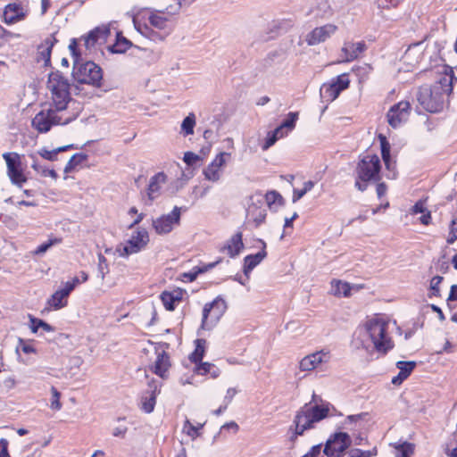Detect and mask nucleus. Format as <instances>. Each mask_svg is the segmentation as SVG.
<instances>
[{
	"mask_svg": "<svg viewBox=\"0 0 457 457\" xmlns=\"http://www.w3.org/2000/svg\"><path fill=\"white\" fill-rule=\"evenodd\" d=\"M329 407V403H322L321 404H312V403H308L301 407L296 411L293 425L290 427V430H292L294 427V433L290 437L291 441H295L298 436H303L304 431L313 428L315 423L328 417Z\"/></svg>",
	"mask_w": 457,
	"mask_h": 457,
	"instance_id": "f257e3e1",
	"label": "nucleus"
},
{
	"mask_svg": "<svg viewBox=\"0 0 457 457\" xmlns=\"http://www.w3.org/2000/svg\"><path fill=\"white\" fill-rule=\"evenodd\" d=\"M381 162L378 155L367 154L361 158L354 169L355 187L363 192L368 187L369 182L380 180Z\"/></svg>",
	"mask_w": 457,
	"mask_h": 457,
	"instance_id": "f03ea898",
	"label": "nucleus"
},
{
	"mask_svg": "<svg viewBox=\"0 0 457 457\" xmlns=\"http://www.w3.org/2000/svg\"><path fill=\"white\" fill-rule=\"evenodd\" d=\"M387 329L388 323L378 317L368 320L364 324L365 335L372 342L374 349L382 354H386L395 345Z\"/></svg>",
	"mask_w": 457,
	"mask_h": 457,
	"instance_id": "7ed1b4c3",
	"label": "nucleus"
},
{
	"mask_svg": "<svg viewBox=\"0 0 457 457\" xmlns=\"http://www.w3.org/2000/svg\"><path fill=\"white\" fill-rule=\"evenodd\" d=\"M72 78L79 84H87L100 87L103 79V71L94 62H85L75 59L73 61Z\"/></svg>",
	"mask_w": 457,
	"mask_h": 457,
	"instance_id": "20e7f679",
	"label": "nucleus"
},
{
	"mask_svg": "<svg viewBox=\"0 0 457 457\" xmlns=\"http://www.w3.org/2000/svg\"><path fill=\"white\" fill-rule=\"evenodd\" d=\"M416 97L423 109L429 112H440L446 100L444 93L439 92L437 87H434V85L431 87L427 85L421 86L417 92Z\"/></svg>",
	"mask_w": 457,
	"mask_h": 457,
	"instance_id": "39448f33",
	"label": "nucleus"
},
{
	"mask_svg": "<svg viewBox=\"0 0 457 457\" xmlns=\"http://www.w3.org/2000/svg\"><path fill=\"white\" fill-rule=\"evenodd\" d=\"M226 309V302L220 297H217L212 302L205 303L203 309L201 328L203 329H211L223 315Z\"/></svg>",
	"mask_w": 457,
	"mask_h": 457,
	"instance_id": "423d86ee",
	"label": "nucleus"
},
{
	"mask_svg": "<svg viewBox=\"0 0 457 457\" xmlns=\"http://www.w3.org/2000/svg\"><path fill=\"white\" fill-rule=\"evenodd\" d=\"M351 444L352 439L346 432H336L327 440L323 453L328 457H342Z\"/></svg>",
	"mask_w": 457,
	"mask_h": 457,
	"instance_id": "0eeeda50",
	"label": "nucleus"
},
{
	"mask_svg": "<svg viewBox=\"0 0 457 457\" xmlns=\"http://www.w3.org/2000/svg\"><path fill=\"white\" fill-rule=\"evenodd\" d=\"M70 119L62 122V118L57 115L56 111L54 109H48L46 111L42 110L37 112L32 119V127L39 133H46L51 128L58 124H67L70 122Z\"/></svg>",
	"mask_w": 457,
	"mask_h": 457,
	"instance_id": "6e6552de",
	"label": "nucleus"
},
{
	"mask_svg": "<svg viewBox=\"0 0 457 457\" xmlns=\"http://www.w3.org/2000/svg\"><path fill=\"white\" fill-rule=\"evenodd\" d=\"M350 79L347 73L337 76L331 83H324L320 89V96L328 102H332L338 97L340 93L348 88Z\"/></svg>",
	"mask_w": 457,
	"mask_h": 457,
	"instance_id": "1a4fd4ad",
	"label": "nucleus"
},
{
	"mask_svg": "<svg viewBox=\"0 0 457 457\" xmlns=\"http://www.w3.org/2000/svg\"><path fill=\"white\" fill-rule=\"evenodd\" d=\"M149 242L148 232L145 228H140L128 240L127 244L117 248L120 256H129V254L138 253Z\"/></svg>",
	"mask_w": 457,
	"mask_h": 457,
	"instance_id": "9d476101",
	"label": "nucleus"
},
{
	"mask_svg": "<svg viewBox=\"0 0 457 457\" xmlns=\"http://www.w3.org/2000/svg\"><path fill=\"white\" fill-rule=\"evenodd\" d=\"M4 159L7 165V173L12 184L21 187L26 182L27 178L21 169L20 156L16 153H4Z\"/></svg>",
	"mask_w": 457,
	"mask_h": 457,
	"instance_id": "9b49d317",
	"label": "nucleus"
},
{
	"mask_svg": "<svg viewBox=\"0 0 457 457\" xmlns=\"http://www.w3.org/2000/svg\"><path fill=\"white\" fill-rule=\"evenodd\" d=\"M180 207L175 206L170 213L153 220V227L155 232L159 235L170 233L173 227L180 222Z\"/></svg>",
	"mask_w": 457,
	"mask_h": 457,
	"instance_id": "f8f14e48",
	"label": "nucleus"
},
{
	"mask_svg": "<svg viewBox=\"0 0 457 457\" xmlns=\"http://www.w3.org/2000/svg\"><path fill=\"white\" fill-rule=\"evenodd\" d=\"M411 104L407 101L394 104L387 112V121L392 128H397L407 120Z\"/></svg>",
	"mask_w": 457,
	"mask_h": 457,
	"instance_id": "ddd939ff",
	"label": "nucleus"
},
{
	"mask_svg": "<svg viewBox=\"0 0 457 457\" xmlns=\"http://www.w3.org/2000/svg\"><path fill=\"white\" fill-rule=\"evenodd\" d=\"M337 30V27L334 24H325L317 27L309 32L306 36V42L309 46H316L325 42Z\"/></svg>",
	"mask_w": 457,
	"mask_h": 457,
	"instance_id": "4468645a",
	"label": "nucleus"
},
{
	"mask_svg": "<svg viewBox=\"0 0 457 457\" xmlns=\"http://www.w3.org/2000/svg\"><path fill=\"white\" fill-rule=\"evenodd\" d=\"M292 26L293 22L291 20L272 21L268 25L265 35L260 36V40L263 42L271 40L277 36L286 33Z\"/></svg>",
	"mask_w": 457,
	"mask_h": 457,
	"instance_id": "2eb2a0df",
	"label": "nucleus"
},
{
	"mask_svg": "<svg viewBox=\"0 0 457 457\" xmlns=\"http://www.w3.org/2000/svg\"><path fill=\"white\" fill-rule=\"evenodd\" d=\"M259 241L262 245V250L255 254L246 255L244 259L243 271L245 276L246 277V279H249L250 272L267 256V252L265 250V242L262 239H260Z\"/></svg>",
	"mask_w": 457,
	"mask_h": 457,
	"instance_id": "dca6fc26",
	"label": "nucleus"
},
{
	"mask_svg": "<svg viewBox=\"0 0 457 457\" xmlns=\"http://www.w3.org/2000/svg\"><path fill=\"white\" fill-rule=\"evenodd\" d=\"M244 248L243 233L238 231L234 234L220 248V252H227L230 258L237 257Z\"/></svg>",
	"mask_w": 457,
	"mask_h": 457,
	"instance_id": "f3484780",
	"label": "nucleus"
},
{
	"mask_svg": "<svg viewBox=\"0 0 457 457\" xmlns=\"http://www.w3.org/2000/svg\"><path fill=\"white\" fill-rule=\"evenodd\" d=\"M366 49L367 46L364 41L357 43L345 42L341 50L344 54L342 62H349L357 59Z\"/></svg>",
	"mask_w": 457,
	"mask_h": 457,
	"instance_id": "a211bd4d",
	"label": "nucleus"
},
{
	"mask_svg": "<svg viewBox=\"0 0 457 457\" xmlns=\"http://www.w3.org/2000/svg\"><path fill=\"white\" fill-rule=\"evenodd\" d=\"M266 216L267 210L262 205L252 203L247 208V220L253 222L255 228L260 227L265 221Z\"/></svg>",
	"mask_w": 457,
	"mask_h": 457,
	"instance_id": "6ab92c4d",
	"label": "nucleus"
},
{
	"mask_svg": "<svg viewBox=\"0 0 457 457\" xmlns=\"http://www.w3.org/2000/svg\"><path fill=\"white\" fill-rule=\"evenodd\" d=\"M25 16L26 13L19 4H9L5 6L4 11V21L6 24H13L23 20Z\"/></svg>",
	"mask_w": 457,
	"mask_h": 457,
	"instance_id": "aec40b11",
	"label": "nucleus"
},
{
	"mask_svg": "<svg viewBox=\"0 0 457 457\" xmlns=\"http://www.w3.org/2000/svg\"><path fill=\"white\" fill-rule=\"evenodd\" d=\"M110 34V29L107 27H96L89 31L81 39L84 40V45L87 49H91L100 38H106Z\"/></svg>",
	"mask_w": 457,
	"mask_h": 457,
	"instance_id": "412c9836",
	"label": "nucleus"
},
{
	"mask_svg": "<svg viewBox=\"0 0 457 457\" xmlns=\"http://www.w3.org/2000/svg\"><path fill=\"white\" fill-rule=\"evenodd\" d=\"M47 87L50 91L54 90H66L70 89L71 85L68 79L62 74L61 71H53L48 76Z\"/></svg>",
	"mask_w": 457,
	"mask_h": 457,
	"instance_id": "4be33fe9",
	"label": "nucleus"
},
{
	"mask_svg": "<svg viewBox=\"0 0 457 457\" xmlns=\"http://www.w3.org/2000/svg\"><path fill=\"white\" fill-rule=\"evenodd\" d=\"M54 111L60 112L66 109L68 103L71 100L70 89L51 91Z\"/></svg>",
	"mask_w": 457,
	"mask_h": 457,
	"instance_id": "5701e85b",
	"label": "nucleus"
},
{
	"mask_svg": "<svg viewBox=\"0 0 457 457\" xmlns=\"http://www.w3.org/2000/svg\"><path fill=\"white\" fill-rule=\"evenodd\" d=\"M170 367V356L165 351H162L157 354V358L154 366V372L162 378H165L166 373Z\"/></svg>",
	"mask_w": 457,
	"mask_h": 457,
	"instance_id": "b1692460",
	"label": "nucleus"
},
{
	"mask_svg": "<svg viewBox=\"0 0 457 457\" xmlns=\"http://www.w3.org/2000/svg\"><path fill=\"white\" fill-rule=\"evenodd\" d=\"M456 79L453 76V71L451 70L450 73H445L441 76L439 79L434 84V87H437L438 91L444 93L446 98L453 91V83Z\"/></svg>",
	"mask_w": 457,
	"mask_h": 457,
	"instance_id": "393cba45",
	"label": "nucleus"
},
{
	"mask_svg": "<svg viewBox=\"0 0 457 457\" xmlns=\"http://www.w3.org/2000/svg\"><path fill=\"white\" fill-rule=\"evenodd\" d=\"M149 391L150 393L149 396H143L142 397V410L146 412L150 413L154 411L155 403H156V392H157V385L154 380H152L148 384Z\"/></svg>",
	"mask_w": 457,
	"mask_h": 457,
	"instance_id": "a878e982",
	"label": "nucleus"
},
{
	"mask_svg": "<svg viewBox=\"0 0 457 457\" xmlns=\"http://www.w3.org/2000/svg\"><path fill=\"white\" fill-rule=\"evenodd\" d=\"M166 178L163 172H158L150 179L147 188V195L150 200H154L159 195L161 185L165 183Z\"/></svg>",
	"mask_w": 457,
	"mask_h": 457,
	"instance_id": "bb28decb",
	"label": "nucleus"
},
{
	"mask_svg": "<svg viewBox=\"0 0 457 457\" xmlns=\"http://www.w3.org/2000/svg\"><path fill=\"white\" fill-rule=\"evenodd\" d=\"M323 361L321 353H314L303 358L299 367L301 370L311 371Z\"/></svg>",
	"mask_w": 457,
	"mask_h": 457,
	"instance_id": "cd10ccee",
	"label": "nucleus"
},
{
	"mask_svg": "<svg viewBox=\"0 0 457 457\" xmlns=\"http://www.w3.org/2000/svg\"><path fill=\"white\" fill-rule=\"evenodd\" d=\"M133 46L132 42L123 37L121 32H117L116 41L109 46V50L113 54H124Z\"/></svg>",
	"mask_w": 457,
	"mask_h": 457,
	"instance_id": "c85d7f7f",
	"label": "nucleus"
},
{
	"mask_svg": "<svg viewBox=\"0 0 457 457\" xmlns=\"http://www.w3.org/2000/svg\"><path fill=\"white\" fill-rule=\"evenodd\" d=\"M195 348L194 352L189 355V360L191 362L197 364L202 361L204 352H205V345L206 340L203 338H198L195 341Z\"/></svg>",
	"mask_w": 457,
	"mask_h": 457,
	"instance_id": "c756f323",
	"label": "nucleus"
},
{
	"mask_svg": "<svg viewBox=\"0 0 457 457\" xmlns=\"http://www.w3.org/2000/svg\"><path fill=\"white\" fill-rule=\"evenodd\" d=\"M55 43H57V39L55 38L54 34H51L44 40V43L39 46V48L45 47L40 52V54L45 60L46 65H47V63L50 62L52 48Z\"/></svg>",
	"mask_w": 457,
	"mask_h": 457,
	"instance_id": "7c9ffc66",
	"label": "nucleus"
},
{
	"mask_svg": "<svg viewBox=\"0 0 457 457\" xmlns=\"http://www.w3.org/2000/svg\"><path fill=\"white\" fill-rule=\"evenodd\" d=\"M29 317L30 322L29 328L32 333H37L39 328H42L46 332L54 331V328L48 324L47 322H46L45 320L37 319L32 315H29Z\"/></svg>",
	"mask_w": 457,
	"mask_h": 457,
	"instance_id": "2f4dec72",
	"label": "nucleus"
},
{
	"mask_svg": "<svg viewBox=\"0 0 457 457\" xmlns=\"http://www.w3.org/2000/svg\"><path fill=\"white\" fill-rule=\"evenodd\" d=\"M67 297L68 296L61 289H59L52 295L48 303L54 310H59L67 305Z\"/></svg>",
	"mask_w": 457,
	"mask_h": 457,
	"instance_id": "473e14b6",
	"label": "nucleus"
},
{
	"mask_svg": "<svg viewBox=\"0 0 457 457\" xmlns=\"http://www.w3.org/2000/svg\"><path fill=\"white\" fill-rule=\"evenodd\" d=\"M393 445L395 449V457H410L413 453L414 445L409 442L395 443Z\"/></svg>",
	"mask_w": 457,
	"mask_h": 457,
	"instance_id": "72a5a7b5",
	"label": "nucleus"
},
{
	"mask_svg": "<svg viewBox=\"0 0 457 457\" xmlns=\"http://www.w3.org/2000/svg\"><path fill=\"white\" fill-rule=\"evenodd\" d=\"M87 160V155L83 153H78L71 156L70 161L67 162V164L64 167V172L65 173H71L73 171L76 166L83 163L85 161Z\"/></svg>",
	"mask_w": 457,
	"mask_h": 457,
	"instance_id": "f704fd0d",
	"label": "nucleus"
},
{
	"mask_svg": "<svg viewBox=\"0 0 457 457\" xmlns=\"http://www.w3.org/2000/svg\"><path fill=\"white\" fill-rule=\"evenodd\" d=\"M380 139V148H381V156L385 162V165L387 169L390 168V161H391V155H390V144L386 140V137L383 135H379Z\"/></svg>",
	"mask_w": 457,
	"mask_h": 457,
	"instance_id": "c9c22d12",
	"label": "nucleus"
},
{
	"mask_svg": "<svg viewBox=\"0 0 457 457\" xmlns=\"http://www.w3.org/2000/svg\"><path fill=\"white\" fill-rule=\"evenodd\" d=\"M195 126V116L193 112H190L181 123V131L185 136L194 134V128Z\"/></svg>",
	"mask_w": 457,
	"mask_h": 457,
	"instance_id": "e433bc0d",
	"label": "nucleus"
},
{
	"mask_svg": "<svg viewBox=\"0 0 457 457\" xmlns=\"http://www.w3.org/2000/svg\"><path fill=\"white\" fill-rule=\"evenodd\" d=\"M155 12H160V13L164 12L163 10H159V11H155ZM148 20L152 26H154V28L159 29H165L167 21H168L166 18H164L157 13H154V12L149 15Z\"/></svg>",
	"mask_w": 457,
	"mask_h": 457,
	"instance_id": "4c0bfd02",
	"label": "nucleus"
},
{
	"mask_svg": "<svg viewBox=\"0 0 457 457\" xmlns=\"http://www.w3.org/2000/svg\"><path fill=\"white\" fill-rule=\"evenodd\" d=\"M109 273V266L106 258L101 253H98L97 277L104 282L106 274Z\"/></svg>",
	"mask_w": 457,
	"mask_h": 457,
	"instance_id": "58836bf2",
	"label": "nucleus"
},
{
	"mask_svg": "<svg viewBox=\"0 0 457 457\" xmlns=\"http://www.w3.org/2000/svg\"><path fill=\"white\" fill-rule=\"evenodd\" d=\"M299 113L297 112H291L287 114V118L281 122L280 126L283 129L293 130L298 120Z\"/></svg>",
	"mask_w": 457,
	"mask_h": 457,
	"instance_id": "ea45409f",
	"label": "nucleus"
},
{
	"mask_svg": "<svg viewBox=\"0 0 457 457\" xmlns=\"http://www.w3.org/2000/svg\"><path fill=\"white\" fill-rule=\"evenodd\" d=\"M416 365V362L413 361H399L396 362L397 369H399L402 375H405V377H409L411 375Z\"/></svg>",
	"mask_w": 457,
	"mask_h": 457,
	"instance_id": "a19ab883",
	"label": "nucleus"
},
{
	"mask_svg": "<svg viewBox=\"0 0 457 457\" xmlns=\"http://www.w3.org/2000/svg\"><path fill=\"white\" fill-rule=\"evenodd\" d=\"M204 174L206 179L216 182L220 179V169L216 168L212 162H211L204 170Z\"/></svg>",
	"mask_w": 457,
	"mask_h": 457,
	"instance_id": "79ce46f5",
	"label": "nucleus"
},
{
	"mask_svg": "<svg viewBox=\"0 0 457 457\" xmlns=\"http://www.w3.org/2000/svg\"><path fill=\"white\" fill-rule=\"evenodd\" d=\"M443 279H444V278L439 275H436L431 278L430 285H429L430 293L428 294L429 297H432V296L439 297L441 295L439 285L441 284Z\"/></svg>",
	"mask_w": 457,
	"mask_h": 457,
	"instance_id": "37998d69",
	"label": "nucleus"
},
{
	"mask_svg": "<svg viewBox=\"0 0 457 457\" xmlns=\"http://www.w3.org/2000/svg\"><path fill=\"white\" fill-rule=\"evenodd\" d=\"M204 423H198L196 426L193 425L188 420L185 421L184 430L187 429V434L192 437L195 438L200 436L199 430L204 427Z\"/></svg>",
	"mask_w": 457,
	"mask_h": 457,
	"instance_id": "c03bdc74",
	"label": "nucleus"
},
{
	"mask_svg": "<svg viewBox=\"0 0 457 457\" xmlns=\"http://www.w3.org/2000/svg\"><path fill=\"white\" fill-rule=\"evenodd\" d=\"M31 167L34 170L37 171L38 173H40L42 176L44 177H51L54 179H56L58 178V175L56 173V171L54 170H49L47 168H45V167H42L41 165H39L38 163H37L36 162H34L32 164H31Z\"/></svg>",
	"mask_w": 457,
	"mask_h": 457,
	"instance_id": "a18cd8bd",
	"label": "nucleus"
},
{
	"mask_svg": "<svg viewBox=\"0 0 457 457\" xmlns=\"http://www.w3.org/2000/svg\"><path fill=\"white\" fill-rule=\"evenodd\" d=\"M377 451L374 449L373 451H362L361 449H352L346 454H344L342 457H371L373 454H376Z\"/></svg>",
	"mask_w": 457,
	"mask_h": 457,
	"instance_id": "49530a36",
	"label": "nucleus"
},
{
	"mask_svg": "<svg viewBox=\"0 0 457 457\" xmlns=\"http://www.w3.org/2000/svg\"><path fill=\"white\" fill-rule=\"evenodd\" d=\"M214 369V364L210 362H198L195 364V367L194 369V371L197 375L204 376L206 374H209L211 372V370Z\"/></svg>",
	"mask_w": 457,
	"mask_h": 457,
	"instance_id": "de8ad7c7",
	"label": "nucleus"
},
{
	"mask_svg": "<svg viewBox=\"0 0 457 457\" xmlns=\"http://www.w3.org/2000/svg\"><path fill=\"white\" fill-rule=\"evenodd\" d=\"M161 299L165 306L166 310L173 311L175 309V301L172 298V293L170 292H162L161 295Z\"/></svg>",
	"mask_w": 457,
	"mask_h": 457,
	"instance_id": "09e8293b",
	"label": "nucleus"
},
{
	"mask_svg": "<svg viewBox=\"0 0 457 457\" xmlns=\"http://www.w3.org/2000/svg\"><path fill=\"white\" fill-rule=\"evenodd\" d=\"M52 393V400H51V408L53 410L59 411L62 408V403L60 402L61 393L54 387H51Z\"/></svg>",
	"mask_w": 457,
	"mask_h": 457,
	"instance_id": "8fccbe9b",
	"label": "nucleus"
},
{
	"mask_svg": "<svg viewBox=\"0 0 457 457\" xmlns=\"http://www.w3.org/2000/svg\"><path fill=\"white\" fill-rule=\"evenodd\" d=\"M351 287L346 282L338 281L336 285L335 294L348 296L350 295Z\"/></svg>",
	"mask_w": 457,
	"mask_h": 457,
	"instance_id": "3c124183",
	"label": "nucleus"
},
{
	"mask_svg": "<svg viewBox=\"0 0 457 457\" xmlns=\"http://www.w3.org/2000/svg\"><path fill=\"white\" fill-rule=\"evenodd\" d=\"M135 27L137 29V31H139L142 35H145V36L149 37L153 40H154L157 37L162 39V37H161L157 32H154V30H152L146 25H145L142 28L141 25L135 24Z\"/></svg>",
	"mask_w": 457,
	"mask_h": 457,
	"instance_id": "603ef678",
	"label": "nucleus"
},
{
	"mask_svg": "<svg viewBox=\"0 0 457 457\" xmlns=\"http://www.w3.org/2000/svg\"><path fill=\"white\" fill-rule=\"evenodd\" d=\"M219 262H212V263H210L208 264L207 266H205L204 268H199L197 271L195 272H187V273H185L184 274V277L185 278H187L189 281H194L196 278H197V275L199 273H203L206 270H208L209 269H212L213 267H215V265L218 263Z\"/></svg>",
	"mask_w": 457,
	"mask_h": 457,
	"instance_id": "864d4df0",
	"label": "nucleus"
},
{
	"mask_svg": "<svg viewBox=\"0 0 457 457\" xmlns=\"http://www.w3.org/2000/svg\"><path fill=\"white\" fill-rule=\"evenodd\" d=\"M60 242L59 239H50L47 242H45L38 245L37 249L34 251V253L37 255L44 254L54 244Z\"/></svg>",
	"mask_w": 457,
	"mask_h": 457,
	"instance_id": "5fc2aeb1",
	"label": "nucleus"
},
{
	"mask_svg": "<svg viewBox=\"0 0 457 457\" xmlns=\"http://www.w3.org/2000/svg\"><path fill=\"white\" fill-rule=\"evenodd\" d=\"M282 200L283 197L281 196V195L276 191H270L265 195V201L269 206L277 202H281Z\"/></svg>",
	"mask_w": 457,
	"mask_h": 457,
	"instance_id": "6e6d98bb",
	"label": "nucleus"
},
{
	"mask_svg": "<svg viewBox=\"0 0 457 457\" xmlns=\"http://www.w3.org/2000/svg\"><path fill=\"white\" fill-rule=\"evenodd\" d=\"M39 155L46 159V160H48V161H55L57 159V154H58V151H57V148L55 149H53V150H47L46 148H42L39 152H38Z\"/></svg>",
	"mask_w": 457,
	"mask_h": 457,
	"instance_id": "4d7b16f0",
	"label": "nucleus"
},
{
	"mask_svg": "<svg viewBox=\"0 0 457 457\" xmlns=\"http://www.w3.org/2000/svg\"><path fill=\"white\" fill-rule=\"evenodd\" d=\"M230 154L223 152L219 154L212 162L216 168H220L226 163V157H229Z\"/></svg>",
	"mask_w": 457,
	"mask_h": 457,
	"instance_id": "13d9d810",
	"label": "nucleus"
},
{
	"mask_svg": "<svg viewBox=\"0 0 457 457\" xmlns=\"http://www.w3.org/2000/svg\"><path fill=\"white\" fill-rule=\"evenodd\" d=\"M183 160L187 165L192 166L199 160V156L192 152H187Z\"/></svg>",
	"mask_w": 457,
	"mask_h": 457,
	"instance_id": "bf43d9fd",
	"label": "nucleus"
},
{
	"mask_svg": "<svg viewBox=\"0 0 457 457\" xmlns=\"http://www.w3.org/2000/svg\"><path fill=\"white\" fill-rule=\"evenodd\" d=\"M69 49L71 53V55L73 56L74 60H79L80 54L78 52V39L72 38L71 40V43L69 45Z\"/></svg>",
	"mask_w": 457,
	"mask_h": 457,
	"instance_id": "052dcab7",
	"label": "nucleus"
},
{
	"mask_svg": "<svg viewBox=\"0 0 457 457\" xmlns=\"http://www.w3.org/2000/svg\"><path fill=\"white\" fill-rule=\"evenodd\" d=\"M277 138H276V136L272 135L270 132H269L267 134V137L265 138V142L262 145V150H267L269 149L270 146H272L276 142H277Z\"/></svg>",
	"mask_w": 457,
	"mask_h": 457,
	"instance_id": "680f3d73",
	"label": "nucleus"
},
{
	"mask_svg": "<svg viewBox=\"0 0 457 457\" xmlns=\"http://www.w3.org/2000/svg\"><path fill=\"white\" fill-rule=\"evenodd\" d=\"M0 457H11L8 453V441L4 438L0 439Z\"/></svg>",
	"mask_w": 457,
	"mask_h": 457,
	"instance_id": "e2e57ef3",
	"label": "nucleus"
},
{
	"mask_svg": "<svg viewBox=\"0 0 457 457\" xmlns=\"http://www.w3.org/2000/svg\"><path fill=\"white\" fill-rule=\"evenodd\" d=\"M321 452V445H314L311 450L305 453L303 457H318Z\"/></svg>",
	"mask_w": 457,
	"mask_h": 457,
	"instance_id": "0e129e2a",
	"label": "nucleus"
},
{
	"mask_svg": "<svg viewBox=\"0 0 457 457\" xmlns=\"http://www.w3.org/2000/svg\"><path fill=\"white\" fill-rule=\"evenodd\" d=\"M237 391L236 388H233V387L228 388L227 390L226 395L224 397V403L227 405H228L232 402V400H233L234 396L237 395Z\"/></svg>",
	"mask_w": 457,
	"mask_h": 457,
	"instance_id": "69168bd1",
	"label": "nucleus"
},
{
	"mask_svg": "<svg viewBox=\"0 0 457 457\" xmlns=\"http://www.w3.org/2000/svg\"><path fill=\"white\" fill-rule=\"evenodd\" d=\"M426 206L423 201H418L413 206H412V212L417 213H424L426 212Z\"/></svg>",
	"mask_w": 457,
	"mask_h": 457,
	"instance_id": "338daca9",
	"label": "nucleus"
},
{
	"mask_svg": "<svg viewBox=\"0 0 457 457\" xmlns=\"http://www.w3.org/2000/svg\"><path fill=\"white\" fill-rule=\"evenodd\" d=\"M447 301H457V285H453L451 287L450 294L447 298Z\"/></svg>",
	"mask_w": 457,
	"mask_h": 457,
	"instance_id": "774afa93",
	"label": "nucleus"
}]
</instances>
